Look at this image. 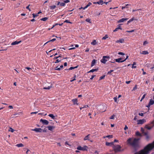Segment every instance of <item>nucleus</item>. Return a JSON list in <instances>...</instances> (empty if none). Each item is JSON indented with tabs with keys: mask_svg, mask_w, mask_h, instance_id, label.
<instances>
[{
	"mask_svg": "<svg viewBox=\"0 0 154 154\" xmlns=\"http://www.w3.org/2000/svg\"><path fill=\"white\" fill-rule=\"evenodd\" d=\"M139 115L141 116H143V113H139Z\"/></svg>",
	"mask_w": 154,
	"mask_h": 154,
	"instance_id": "61",
	"label": "nucleus"
},
{
	"mask_svg": "<svg viewBox=\"0 0 154 154\" xmlns=\"http://www.w3.org/2000/svg\"><path fill=\"white\" fill-rule=\"evenodd\" d=\"M76 77V75H74V77L71 78V80L70 81L71 82H72L76 80L75 78Z\"/></svg>",
	"mask_w": 154,
	"mask_h": 154,
	"instance_id": "23",
	"label": "nucleus"
},
{
	"mask_svg": "<svg viewBox=\"0 0 154 154\" xmlns=\"http://www.w3.org/2000/svg\"><path fill=\"white\" fill-rule=\"evenodd\" d=\"M72 101L73 102L74 105H78V103H77L78 100L76 98L73 99L72 100Z\"/></svg>",
	"mask_w": 154,
	"mask_h": 154,
	"instance_id": "11",
	"label": "nucleus"
},
{
	"mask_svg": "<svg viewBox=\"0 0 154 154\" xmlns=\"http://www.w3.org/2000/svg\"><path fill=\"white\" fill-rule=\"evenodd\" d=\"M146 122V120L144 119H141L137 121V124H142Z\"/></svg>",
	"mask_w": 154,
	"mask_h": 154,
	"instance_id": "9",
	"label": "nucleus"
},
{
	"mask_svg": "<svg viewBox=\"0 0 154 154\" xmlns=\"http://www.w3.org/2000/svg\"><path fill=\"white\" fill-rule=\"evenodd\" d=\"M56 40V38H53V39H52V40L49 41H48L47 42H46L45 44H45H47V43H48V42H54V41H55Z\"/></svg>",
	"mask_w": 154,
	"mask_h": 154,
	"instance_id": "36",
	"label": "nucleus"
},
{
	"mask_svg": "<svg viewBox=\"0 0 154 154\" xmlns=\"http://www.w3.org/2000/svg\"><path fill=\"white\" fill-rule=\"evenodd\" d=\"M61 69L60 67H58V66L55 69V70H57L58 71H60Z\"/></svg>",
	"mask_w": 154,
	"mask_h": 154,
	"instance_id": "53",
	"label": "nucleus"
},
{
	"mask_svg": "<svg viewBox=\"0 0 154 154\" xmlns=\"http://www.w3.org/2000/svg\"><path fill=\"white\" fill-rule=\"evenodd\" d=\"M119 43H123L124 42V40L123 39H120L119 40Z\"/></svg>",
	"mask_w": 154,
	"mask_h": 154,
	"instance_id": "42",
	"label": "nucleus"
},
{
	"mask_svg": "<svg viewBox=\"0 0 154 154\" xmlns=\"http://www.w3.org/2000/svg\"><path fill=\"white\" fill-rule=\"evenodd\" d=\"M113 99L114 100L115 102H117V98L116 97H115L113 98Z\"/></svg>",
	"mask_w": 154,
	"mask_h": 154,
	"instance_id": "51",
	"label": "nucleus"
},
{
	"mask_svg": "<svg viewBox=\"0 0 154 154\" xmlns=\"http://www.w3.org/2000/svg\"><path fill=\"white\" fill-rule=\"evenodd\" d=\"M77 67V66H75V67H71L69 69V70H72L74 69H75V68H76Z\"/></svg>",
	"mask_w": 154,
	"mask_h": 154,
	"instance_id": "41",
	"label": "nucleus"
},
{
	"mask_svg": "<svg viewBox=\"0 0 154 154\" xmlns=\"http://www.w3.org/2000/svg\"><path fill=\"white\" fill-rule=\"evenodd\" d=\"M136 63L135 62H133V64H132V68H136V66H134V65H136Z\"/></svg>",
	"mask_w": 154,
	"mask_h": 154,
	"instance_id": "30",
	"label": "nucleus"
},
{
	"mask_svg": "<svg viewBox=\"0 0 154 154\" xmlns=\"http://www.w3.org/2000/svg\"><path fill=\"white\" fill-rule=\"evenodd\" d=\"M88 147L87 146H85L83 147H82L81 146H79L77 148V149L79 150L85 151L87 150Z\"/></svg>",
	"mask_w": 154,
	"mask_h": 154,
	"instance_id": "5",
	"label": "nucleus"
},
{
	"mask_svg": "<svg viewBox=\"0 0 154 154\" xmlns=\"http://www.w3.org/2000/svg\"><path fill=\"white\" fill-rule=\"evenodd\" d=\"M56 7V6L55 5H53L50 7V8L52 10L54 9Z\"/></svg>",
	"mask_w": 154,
	"mask_h": 154,
	"instance_id": "27",
	"label": "nucleus"
},
{
	"mask_svg": "<svg viewBox=\"0 0 154 154\" xmlns=\"http://www.w3.org/2000/svg\"><path fill=\"white\" fill-rule=\"evenodd\" d=\"M140 53L141 54H144V55H146V54H149V52L146 51H142V52H140Z\"/></svg>",
	"mask_w": 154,
	"mask_h": 154,
	"instance_id": "17",
	"label": "nucleus"
},
{
	"mask_svg": "<svg viewBox=\"0 0 154 154\" xmlns=\"http://www.w3.org/2000/svg\"><path fill=\"white\" fill-rule=\"evenodd\" d=\"M121 24H119L118 26H117V28L118 29H122V28H121Z\"/></svg>",
	"mask_w": 154,
	"mask_h": 154,
	"instance_id": "44",
	"label": "nucleus"
},
{
	"mask_svg": "<svg viewBox=\"0 0 154 154\" xmlns=\"http://www.w3.org/2000/svg\"><path fill=\"white\" fill-rule=\"evenodd\" d=\"M115 116V115L114 114L110 117V119H114Z\"/></svg>",
	"mask_w": 154,
	"mask_h": 154,
	"instance_id": "48",
	"label": "nucleus"
},
{
	"mask_svg": "<svg viewBox=\"0 0 154 154\" xmlns=\"http://www.w3.org/2000/svg\"><path fill=\"white\" fill-rule=\"evenodd\" d=\"M106 137H107L109 139L112 138L113 137V136L112 135H109L106 136H104L103 137V138H105Z\"/></svg>",
	"mask_w": 154,
	"mask_h": 154,
	"instance_id": "22",
	"label": "nucleus"
},
{
	"mask_svg": "<svg viewBox=\"0 0 154 154\" xmlns=\"http://www.w3.org/2000/svg\"><path fill=\"white\" fill-rule=\"evenodd\" d=\"M65 3L63 2H61L60 3V5L62 6H64L65 5Z\"/></svg>",
	"mask_w": 154,
	"mask_h": 154,
	"instance_id": "47",
	"label": "nucleus"
},
{
	"mask_svg": "<svg viewBox=\"0 0 154 154\" xmlns=\"http://www.w3.org/2000/svg\"><path fill=\"white\" fill-rule=\"evenodd\" d=\"M30 6V5H29L28 6H27L26 7V8L27 9H28L29 11H31V10L30 9V8H29V6Z\"/></svg>",
	"mask_w": 154,
	"mask_h": 154,
	"instance_id": "59",
	"label": "nucleus"
},
{
	"mask_svg": "<svg viewBox=\"0 0 154 154\" xmlns=\"http://www.w3.org/2000/svg\"><path fill=\"white\" fill-rule=\"evenodd\" d=\"M32 131H35L36 132H41L42 131V129L41 128H35L34 129H32Z\"/></svg>",
	"mask_w": 154,
	"mask_h": 154,
	"instance_id": "10",
	"label": "nucleus"
},
{
	"mask_svg": "<svg viewBox=\"0 0 154 154\" xmlns=\"http://www.w3.org/2000/svg\"><path fill=\"white\" fill-rule=\"evenodd\" d=\"M128 18H122V19H121L119 20L118 21V23H120L123 22H124V21H125L127 20H128Z\"/></svg>",
	"mask_w": 154,
	"mask_h": 154,
	"instance_id": "12",
	"label": "nucleus"
},
{
	"mask_svg": "<svg viewBox=\"0 0 154 154\" xmlns=\"http://www.w3.org/2000/svg\"><path fill=\"white\" fill-rule=\"evenodd\" d=\"M118 54L119 55H125V53L123 52H119Z\"/></svg>",
	"mask_w": 154,
	"mask_h": 154,
	"instance_id": "50",
	"label": "nucleus"
},
{
	"mask_svg": "<svg viewBox=\"0 0 154 154\" xmlns=\"http://www.w3.org/2000/svg\"><path fill=\"white\" fill-rule=\"evenodd\" d=\"M103 3V1L102 0H100L99 1L97 2H93V4H97L99 5H102Z\"/></svg>",
	"mask_w": 154,
	"mask_h": 154,
	"instance_id": "13",
	"label": "nucleus"
},
{
	"mask_svg": "<svg viewBox=\"0 0 154 154\" xmlns=\"http://www.w3.org/2000/svg\"><path fill=\"white\" fill-rule=\"evenodd\" d=\"M110 57L109 56H103L102 59L100 60V62L102 63L105 64L106 62L109 60Z\"/></svg>",
	"mask_w": 154,
	"mask_h": 154,
	"instance_id": "4",
	"label": "nucleus"
},
{
	"mask_svg": "<svg viewBox=\"0 0 154 154\" xmlns=\"http://www.w3.org/2000/svg\"><path fill=\"white\" fill-rule=\"evenodd\" d=\"M149 136L148 135L146 136V139L147 140V141L149 140Z\"/></svg>",
	"mask_w": 154,
	"mask_h": 154,
	"instance_id": "45",
	"label": "nucleus"
},
{
	"mask_svg": "<svg viewBox=\"0 0 154 154\" xmlns=\"http://www.w3.org/2000/svg\"><path fill=\"white\" fill-rule=\"evenodd\" d=\"M91 134H88L87 136H85L84 138V141H85L86 140H88V141H89L91 142H93V140H91L90 139V137Z\"/></svg>",
	"mask_w": 154,
	"mask_h": 154,
	"instance_id": "6",
	"label": "nucleus"
},
{
	"mask_svg": "<svg viewBox=\"0 0 154 154\" xmlns=\"http://www.w3.org/2000/svg\"><path fill=\"white\" fill-rule=\"evenodd\" d=\"M108 38V35H105L102 38V40H105Z\"/></svg>",
	"mask_w": 154,
	"mask_h": 154,
	"instance_id": "35",
	"label": "nucleus"
},
{
	"mask_svg": "<svg viewBox=\"0 0 154 154\" xmlns=\"http://www.w3.org/2000/svg\"><path fill=\"white\" fill-rule=\"evenodd\" d=\"M128 129V127L126 125L125 126V127L124 128V130H126L127 129Z\"/></svg>",
	"mask_w": 154,
	"mask_h": 154,
	"instance_id": "62",
	"label": "nucleus"
},
{
	"mask_svg": "<svg viewBox=\"0 0 154 154\" xmlns=\"http://www.w3.org/2000/svg\"><path fill=\"white\" fill-rule=\"evenodd\" d=\"M48 129L50 131H52L53 130L54 128V127L51 126H48L47 127Z\"/></svg>",
	"mask_w": 154,
	"mask_h": 154,
	"instance_id": "16",
	"label": "nucleus"
},
{
	"mask_svg": "<svg viewBox=\"0 0 154 154\" xmlns=\"http://www.w3.org/2000/svg\"><path fill=\"white\" fill-rule=\"evenodd\" d=\"M134 31L135 30L134 29L130 31H127L126 32H134Z\"/></svg>",
	"mask_w": 154,
	"mask_h": 154,
	"instance_id": "52",
	"label": "nucleus"
},
{
	"mask_svg": "<svg viewBox=\"0 0 154 154\" xmlns=\"http://www.w3.org/2000/svg\"><path fill=\"white\" fill-rule=\"evenodd\" d=\"M85 21H86L87 22H88V23H91V20L89 18H88V19H86L85 20Z\"/></svg>",
	"mask_w": 154,
	"mask_h": 154,
	"instance_id": "46",
	"label": "nucleus"
},
{
	"mask_svg": "<svg viewBox=\"0 0 154 154\" xmlns=\"http://www.w3.org/2000/svg\"><path fill=\"white\" fill-rule=\"evenodd\" d=\"M24 145H23L21 143L17 144L16 145V146L20 147H21L23 146Z\"/></svg>",
	"mask_w": 154,
	"mask_h": 154,
	"instance_id": "21",
	"label": "nucleus"
},
{
	"mask_svg": "<svg viewBox=\"0 0 154 154\" xmlns=\"http://www.w3.org/2000/svg\"><path fill=\"white\" fill-rule=\"evenodd\" d=\"M114 142H106V145L107 146H111L114 145Z\"/></svg>",
	"mask_w": 154,
	"mask_h": 154,
	"instance_id": "15",
	"label": "nucleus"
},
{
	"mask_svg": "<svg viewBox=\"0 0 154 154\" xmlns=\"http://www.w3.org/2000/svg\"><path fill=\"white\" fill-rule=\"evenodd\" d=\"M113 71V70H110V71H108L107 72V74L110 75L111 73Z\"/></svg>",
	"mask_w": 154,
	"mask_h": 154,
	"instance_id": "49",
	"label": "nucleus"
},
{
	"mask_svg": "<svg viewBox=\"0 0 154 154\" xmlns=\"http://www.w3.org/2000/svg\"><path fill=\"white\" fill-rule=\"evenodd\" d=\"M32 15H33V17L34 18H35V17H36V16H38V14H34V13H33L32 14Z\"/></svg>",
	"mask_w": 154,
	"mask_h": 154,
	"instance_id": "38",
	"label": "nucleus"
},
{
	"mask_svg": "<svg viewBox=\"0 0 154 154\" xmlns=\"http://www.w3.org/2000/svg\"><path fill=\"white\" fill-rule=\"evenodd\" d=\"M130 5L129 4H127L125 6H122V9L123 10L125 8H128V7L127 6Z\"/></svg>",
	"mask_w": 154,
	"mask_h": 154,
	"instance_id": "26",
	"label": "nucleus"
},
{
	"mask_svg": "<svg viewBox=\"0 0 154 154\" xmlns=\"http://www.w3.org/2000/svg\"><path fill=\"white\" fill-rule=\"evenodd\" d=\"M38 113V112H32L31 113V114L32 115V114H36Z\"/></svg>",
	"mask_w": 154,
	"mask_h": 154,
	"instance_id": "63",
	"label": "nucleus"
},
{
	"mask_svg": "<svg viewBox=\"0 0 154 154\" xmlns=\"http://www.w3.org/2000/svg\"><path fill=\"white\" fill-rule=\"evenodd\" d=\"M146 95V94H144L143 95V96H142V97L141 100H140V102H141L143 100V99L145 98Z\"/></svg>",
	"mask_w": 154,
	"mask_h": 154,
	"instance_id": "39",
	"label": "nucleus"
},
{
	"mask_svg": "<svg viewBox=\"0 0 154 154\" xmlns=\"http://www.w3.org/2000/svg\"><path fill=\"white\" fill-rule=\"evenodd\" d=\"M91 44L92 45H95L97 44V42L96 41V40H94L91 43Z\"/></svg>",
	"mask_w": 154,
	"mask_h": 154,
	"instance_id": "25",
	"label": "nucleus"
},
{
	"mask_svg": "<svg viewBox=\"0 0 154 154\" xmlns=\"http://www.w3.org/2000/svg\"><path fill=\"white\" fill-rule=\"evenodd\" d=\"M48 116L51 117L52 119H54L55 117L52 114H50L48 115Z\"/></svg>",
	"mask_w": 154,
	"mask_h": 154,
	"instance_id": "31",
	"label": "nucleus"
},
{
	"mask_svg": "<svg viewBox=\"0 0 154 154\" xmlns=\"http://www.w3.org/2000/svg\"><path fill=\"white\" fill-rule=\"evenodd\" d=\"M114 61L118 63H122L125 61V60H121V58H119L118 59H115Z\"/></svg>",
	"mask_w": 154,
	"mask_h": 154,
	"instance_id": "8",
	"label": "nucleus"
},
{
	"mask_svg": "<svg viewBox=\"0 0 154 154\" xmlns=\"http://www.w3.org/2000/svg\"><path fill=\"white\" fill-rule=\"evenodd\" d=\"M21 42V41H16L14 42H13L11 44V45H17Z\"/></svg>",
	"mask_w": 154,
	"mask_h": 154,
	"instance_id": "14",
	"label": "nucleus"
},
{
	"mask_svg": "<svg viewBox=\"0 0 154 154\" xmlns=\"http://www.w3.org/2000/svg\"><path fill=\"white\" fill-rule=\"evenodd\" d=\"M95 76V75H92L91 76V78L90 79H91V80Z\"/></svg>",
	"mask_w": 154,
	"mask_h": 154,
	"instance_id": "64",
	"label": "nucleus"
},
{
	"mask_svg": "<svg viewBox=\"0 0 154 154\" xmlns=\"http://www.w3.org/2000/svg\"><path fill=\"white\" fill-rule=\"evenodd\" d=\"M64 23H72L70 22L69 20H66L64 21Z\"/></svg>",
	"mask_w": 154,
	"mask_h": 154,
	"instance_id": "40",
	"label": "nucleus"
},
{
	"mask_svg": "<svg viewBox=\"0 0 154 154\" xmlns=\"http://www.w3.org/2000/svg\"><path fill=\"white\" fill-rule=\"evenodd\" d=\"M96 60L95 59H94L92 61L91 63V66H93L95 65V64L96 63Z\"/></svg>",
	"mask_w": 154,
	"mask_h": 154,
	"instance_id": "19",
	"label": "nucleus"
},
{
	"mask_svg": "<svg viewBox=\"0 0 154 154\" xmlns=\"http://www.w3.org/2000/svg\"><path fill=\"white\" fill-rule=\"evenodd\" d=\"M137 85H136L133 88L132 91H135L137 89Z\"/></svg>",
	"mask_w": 154,
	"mask_h": 154,
	"instance_id": "43",
	"label": "nucleus"
},
{
	"mask_svg": "<svg viewBox=\"0 0 154 154\" xmlns=\"http://www.w3.org/2000/svg\"><path fill=\"white\" fill-rule=\"evenodd\" d=\"M25 68L26 69H27V70H28L29 71L30 70H31L32 69L31 68H29V67H26Z\"/></svg>",
	"mask_w": 154,
	"mask_h": 154,
	"instance_id": "57",
	"label": "nucleus"
},
{
	"mask_svg": "<svg viewBox=\"0 0 154 154\" xmlns=\"http://www.w3.org/2000/svg\"><path fill=\"white\" fill-rule=\"evenodd\" d=\"M140 138H130L128 139L127 142L128 145H129L135 148L138 147L139 146V140Z\"/></svg>",
	"mask_w": 154,
	"mask_h": 154,
	"instance_id": "1",
	"label": "nucleus"
},
{
	"mask_svg": "<svg viewBox=\"0 0 154 154\" xmlns=\"http://www.w3.org/2000/svg\"><path fill=\"white\" fill-rule=\"evenodd\" d=\"M52 87L51 86H48V87H44L43 88L44 89H49Z\"/></svg>",
	"mask_w": 154,
	"mask_h": 154,
	"instance_id": "34",
	"label": "nucleus"
},
{
	"mask_svg": "<svg viewBox=\"0 0 154 154\" xmlns=\"http://www.w3.org/2000/svg\"><path fill=\"white\" fill-rule=\"evenodd\" d=\"M40 122H41L44 125H48L49 123V122L47 120L42 119H40Z\"/></svg>",
	"mask_w": 154,
	"mask_h": 154,
	"instance_id": "7",
	"label": "nucleus"
},
{
	"mask_svg": "<svg viewBox=\"0 0 154 154\" xmlns=\"http://www.w3.org/2000/svg\"><path fill=\"white\" fill-rule=\"evenodd\" d=\"M154 148V146L152 143H149L141 150L137 154H148L149 151Z\"/></svg>",
	"mask_w": 154,
	"mask_h": 154,
	"instance_id": "2",
	"label": "nucleus"
},
{
	"mask_svg": "<svg viewBox=\"0 0 154 154\" xmlns=\"http://www.w3.org/2000/svg\"><path fill=\"white\" fill-rule=\"evenodd\" d=\"M154 126V125L152 126H149V125H146L145 126V128H147V129H148V130H150L151 129L152 127H153Z\"/></svg>",
	"mask_w": 154,
	"mask_h": 154,
	"instance_id": "18",
	"label": "nucleus"
},
{
	"mask_svg": "<svg viewBox=\"0 0 154 154\" xmlns=\"http://www.w3.org/2000/svg\"><path fill=\"white\" fill-rule=\"evenodd\" d=\"M64 2L65 3H68L70 2L69 0H66L64 1Z\"/></svg>",
	"mask_w": 154,
	"mask_h": 154,
	"instance_id": "55",
	"label": "nucleus"
},
{
	"mask_svg": "<svg viewBox=\"0 0 154 154\" xmlns=\"http://www.w3.org/2000/svg\"><path fill=\"white\" fill-rule=\"evenodd\" d=\"M113 149L115 153L118 152L122 151H123V149H121V146L119 145H113Z\"/></svg>",
	"mask_w": 154,
	"mask_h": 154,
	"instance_id": "3",
	"label": "nucleus"
},
{
	"mask_svg": "<svg viewBox=\"0 0 154 154\" xmlns=\"http://www.w3.org/2000/svg\"><path fill=\"white\" fill-rule=\"evenodd\" d=\"M98 70V69H93L91 70L90 71L88 72V73H89L90 72H93L94 71H97Z\"/></svg>",
	"mask_w": 154,
	"mask_h": 154,
	"instance_id": "20",
	"label": "nucleus"
},
{
	"mask_svg": "<svg viewBox=\"0 0 154 154\" xmlns=\"http://www.w3.org/2000/svg\"><path fill=\"white\" fill-rule=\"evenodd\" d=\"M9 131H11L12 132H13L14 131V130L12 128H10Z\"/></svg>",
	"mask_w": 154,
	"mask_h": 154,
	"instance_id": "54",
	"label": "nucleus"
},
{
	"mask_svg": "<svg viewBox=\"0 0 154 154\" xmlns=\"http://www.w3.org/2000/svg\"><path fill=\"white\" fill-rule=\"evenodd\" d=\"M148 43L147 41H145L143 43V45H145L146 44H147Z\"/></svg>",
	"mask_w": 154,
	"mask_h": 154,
	"instance_id": "56",
	"label": "nucleus"
},
{
	"mask_svg": "<svg viewBox=\"0 0 154 154\" xmlns=\"http://www.w3.org/2000/svg\"><path fill=\"white\" fill-rule=\"evenodd\" d=\"M62 60V59H59L57 58L56 60V61H55V63H58L59 62H60Z\"/></svg>",
	"mask_w": 154,
	"mask_h": 154,
	"instance_id": "33",
	"label": "nucleus"
},
{
	"mask_svg": "<svg viewBox=\"0 0 154 154\" xmlns=\"http://www.w3.org/2000/svg\"><path fill=\"white\" fill-rule=\"evenodd\" d=\"M60 57V56H59L58 57H55L54 58V60H55V59L57 60V58H59Z\"/></svg>",
	"mask_w": 154,
	"mask_h": 154,
	"instance_id": "58",
	"label": "nucleus"
},
{
	"mask_svg": "<svg viewBox=\"0 0 154 154\" xmlns=\"http://www.w3.org/2000/svg\"><path fill=\"white\" fill-rule=\"evenodd\" d=\"M136 135L140 137H141L142 136V134L139 131H137L136 132Z\"/></svg>",
	"mask_w": 154,
	"mask_h": 154,
	"instance_id": "24",
	"label": "nucleus"
},
{
	"mask_svg": "<svg viewBox=\"0 0 154 154\" xmlns=\"http://www.w3.org/2000/svg\"><path fill=\"white\" fill-rule=\"evenodd\" d=\"M134 20H135V19L134 18V17H133L131 19H130L129 21H128L127 24H128L129 23L133 21Z\"/></svg>",
	"mask_w": 154,
	"mask_h": 154,
	"instance_id": "28",
	"label": "nucleus"
},
{
	"mask_svg": "<svg viewBox=\"0 0 154 154\" xmlns=\"http://www.w3.org/2000/svg\"><path fill=\"white\" fill-rule=\"evenodd\" d=\"M131 82V81H126L125 82V83H126V84H128L129 83H130Z\"/></svg>",
	"mask_w": 154,
	"mask_h": 154,
	"instance_id": "60",
	"label": "nucleus"
},
{
	"mask_svg": "<svg viewBox=\"0 0 154 154\" xmlns=\"http://www.w3.org/2000/svg\"><path fill=\"white\" fill-rule=\"evenodd\" d=\"M105 75H103V76L100 77V78L99 80H102V79H104V78L105 77Z\"/></svg>",
	"mask_w": 154,
	"mask_h": 154,
	"instance_id": "37",
	"label": "nucleus"
},
{
	"mask_svg": "<svg viewBox=\"0 0 154 154\" xmlns=\"http://www.w3.org/2000/svg\"><path fill=\"white\" fill-rule=\"evenodd\" d=\"M149 103L151 105H152L154 103V101L151 99Z\"/></svg>",
	"mask_w": 154,
	"mask_h": 154,
	"instance_id": "29",
	"label": "nucleus"
},
{
	"mask_svg": "<svg viewBox=\"0 0 154 154\" xmlns=\"http://www.w3.org/2000/svg\"><path fill=\"white\" fill-rule=\"evenodd\" d=\"M48 18L47 17H44L40 19V20L43 21H45L48 20Z\"/></svg>",
	"mask_w": 154,
	"mask_h": 154,
	"instance_id": "32",
	"label": "nucleus"
}]
</instances>
